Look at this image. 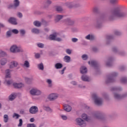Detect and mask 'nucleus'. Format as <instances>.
Returning <instances> with one entry per match:
<instances>
[{
    "instance_id": "37998d69",
    "label": "nucleus",
    "mask_w": 127,
    "mask_h": 127,
    "mask_svg": "<svg viewBox=\"0 0 127 127\" xmlns=\"http://www.w3.org/2000/svg\"><path fill=\"white\" fill-rule=\"evenodd\" d=\"M19 123L18 125V127H22V124H23V121H22V119H19Z\"/></svg>"
},
{
    "instance_id": "7ed1b4c3",
    "label": "nucleus",
    "mask_w": 127,
    "mask_h": 127,
    "mask_svg": "<svg viewBox=\"0 0 127 127\" xmlns=\"http://www.w3.org/2000/svg\"><path fill=\"white\" fill-rule=\"evenodd\" d=\"M76 126H79L80 127H86V121L82 118H78L75 120Z\"/></svg>"
},
{
    "instance_id": "bb28decb",
    "label": "nucleus",
    "mask_w": 127,
    "mask_h": 127,
    "mask_svg": "<svg viewBox=\"0 0 127 127\" xmlns=\"http://www.w3.org/2000/svg\"><path fill=\"white\" fill-rule=\"evenodd\" d=\"M38 68L39 69V70H44V65H43V63H41V64H38Z\"/></svg>"
},
{
    "instance_id": "2f4dec72",
    "label": "nucleus",
    "mask_w": 127,
    "mask_h": 127,
    "mask_svg": "<svg viewBox=\"0 0 127 127\" xmlns=\"http://www.w3.org/2000/svg\"><path fill=\"white\" fill-rule=\"evenodd\" d=\"M19 32L20 35H21L22 36H25V33H26V32H25V30L24 29L19 30Z\"/></svg>"
},
{
    "instance_id": "f03ea898",
    "label": "nucleus",
    "mask_w": 127,
    "mask_h": 127,
    "mask_svg": "<svg viewBox=\"0 0 127 127\" xmlns=\"http://www.w3.org/2000/svg\"><path fill=\"white\" fill-rule=\"evenodd\" d=\"M10 51L12 53H19V52H24L22 47H18L16 45H13L11 46Z\"/></svg>"
},
{
    "instance_id": "4468645a",
    "label": "nucleus",
    "mask_w": 127,
    "mask_h": 127,
    "mask_svg": "<svg viewBox=\"0 0 127 127\" xmlns=\"http://www.w3.org/2000/svg\"><path fill=\"white\" fill-rule=\"evenodd\" d=\"M88 64L91 66V67H96V61L91 60L88 62Z\"/></svg>"
},
{
    "instance_id": "473e14b6",
    "label": "nucleus",
    "mask_w": 127,
    "mask_h": 127,
    "mask_svg": "<svg viewBox=\"0 0 127 127\" xmlns=\"http://www.w3.org/2000/svg\"><path fill=\"white\" fill-rule=\"evenodd\" d=\"M25 80L26 83H27V84H31V82H32V79L26 77L25 78Z\"/></svg>"
},
{
    "instance_id": "ddd939ff",
    "label": "nucleus",
    "mask_w": 127,
    "mask_h": 127,
    "mask_svg": "<svg viewBox=\"0 0 127 127\" xmlns=\"http://www.w3.org/2000/svg\"><path fill=\"white\" fill-rule=\"evenodd\" d=\"M81 79L84 82H90V78L87 75H82L81 76Z\"/></svg>"
},
{
    "instance_id": "58836bf2",
    "label": "nucleus",
    "mask_w": 127,
    "mask_h": 127,
    "mask_svg": "<svg viewBox=\"0 0 127 127\" xmlns=\"http://www.w3.org/2000/svg\"><path fill=\"white\" fill-rule=\"evenodd\" d=\"M37 46L39 48H44V44L43 43H39L37 44Z\"/></svg>"
},
{
    "instance_id": "c03bdc74",
    "label": "nucleus",
    "mask_w": 127,
    "mask_h": 127,
    "mask_svg": "<svg viewBox=\"0 0 127 127\" xmlns=\"http://www.w3.org/2000/svg\"><path fill=\"white\" fill-rule=\"evenodd\" d=\"M57 11H63V8L61 6H58L56 8Z\"/></svg>"
},
{
    "instance_id": "0e129e2a",
    "label": "nucleus",
    "mask_w": 127,
    "mask_h": 127,
    "mask_svg": "<svg viewBox=\"0 0 127 127\" xmlns=\"http://www.w3.org/2000/svg\"><path fill=\"white\" fill-rule=\"evenodd\" d=\"M115 34L116 35H121V33H120V32L116 31L115 32Z\"/></svg>"
},
{
    "instance_id": "4d7b16f0",
    "label": "nucleus",
    "mask_w": 127,
    "mask_h": 127,
    "mask_svg": "<svg viewBox=\"0 0 127 127\" xmlns=\"http://www.w3.org/2000/svg\"><path fill=\"white\" fill-rule=\"evenodd\" d=\"M46 3V4H49H49H51V3H52V2L50 0H47Z\"/></svg>"
},
{
    "instance_id": "5701e85b",
    "label": "nucleus",
    "mask_w": 127,
    "mask_h": 127,
    "mask_svg": "<svg viewBox=\"0 0 127 127\" xmlns=\"http://www.w3.org/2000/svg\"><path fill=\"white\" fill-rule=\"evenodd\" d=\"M44 110H45V111L46 112H48L49 113H52L53 112V110H52V109L48 106H44Z\"/></svg>"
},
{
    "instance_id": "09e8293b",
    "label": "nucleus",
    "mask_w": 127,
    "mask_h": 127,
    "mask_svg": "<svg viewBox=\"0 0 127 127\" xmlns=\"http://www.w3.org/2000/svg\"><path fill=\"white\" fill-rule=\"evenodd\" d=\"M72 42H73L74 43L77 42L78 41V39L76 38H72L71 39Z\"/></svg>"
},
{
    "instance_id": "c756f323",
    "label": "nucleus",
    "mask_w": 127,
    "mask_h": 127,
    "mask_svg": "<svg viewBox=\"0 0 127 127\" xmlns=\"http://www.w3.org/2000/svg\"><path fill=\"white\" fill-rule=\"evenodd\" d=\"M3 121H4V123H7V122H8V115L6 114L4 115Z\"/></svg>"
},
{
    "instance_id": "79ce46f5",
    "label": "nucleus",
    "mask_w": 127,
    "mask_h": 127,
    "mask_svg": "<svg viewBox=\"0 0 127 127\" xmlns=\"http://www.w3.org/2000/svg\"><path fill=\"white\" fill-rule=\"evenodd\" d=\"M27 127H36V125L34 124H28Z\"/></svg>"
},
{
    "instance_id": "a19ab883",
    "label": "nucleus",
    "mask_w": 127,
    "mask_h": 127,
    "mask_svg": "<svg viewBox=\"0 0 127 127\" xmlns=\"http://www.w3.org/2000/svg\"><path fill=\"white\" fill-rule=\"evenodd\" d=\"M114 97L116 99H122V96L117 93L114 94Z\"/></svg>"
},
{
    "instance_id": "f704fd0d",
    "label": "nucleus",
    "mask_w": 127,
    "mask_h": 127,
    "mask_svg": "<svg viewBox=\"0 0 127 127\" xmlns=\"http://www.w3.org/2000/svg\"><path fill=\"white\" fill-rule=\"evenodd\" d=\"M20 117V115L17 114V113H14L12 116L13 118H15L16 120L19 119Z\"/></svg>"
},
{
    "instance_id": "6ab92c4d",
    "label": "nucleus",
    "mask_w": 127,
    "mask_h": 127,
    "mask_svg": "<svg viewBox=\"0 0 127 127\" xmlns=\"http://www.w3.org/2000/svg\"><path fill=\"white\" fill-rule=\"evenodd\" d=\"M63 67V64L60 63H58L55 65L56 69H61Z\"/></svg>"
},
{
    "instance_id": "338daca9",
    "label": "nucleus",
    "mask_w": 127,
    "mask_h": 127,
    "mask_svg": "<svg viewBox=\"0 0 127 127\" xmlns=\"http://www.w3.org/2000/svg\"><path fill=\"white\" fill-rule=\"evenodd\" d=\"M92 51L94 52H96V47H92Z\"/></svg>"
},
{
    "instance_id": "49530a36",
    "label": "nucleus",
    "mask_w": 127,
    "mask_h": 127,
    "mask_svg": "<svg viewBox=\"0 0 127 127\" xmlns=\"http://www.w3.org/2000/svg\"><path fill=\"white\" fill-rule=\"evenodd\" d=\"M65 52H66V53H67V54H68L69 55H71V53H72V52L69 49H66L65 50Z\"/></svg>"
},
{
    "instance_id": "393cba45",
    "label": "nucleus",
    "mask_w": 127,
    "mask_h": 127,
    "mask_svg": "<svg viewBox=\"0 0 127 127\" xmlns=\"http://www.w3.org/2000/svg\"><path fill=\"white\" fill-rule=\"evenodd\" d=\"M5 78H10V70H9V69L5 70Z\"/></svg>"
},
{
    "instance_id": "774afa93",
    "label": "nucleus",
    "mask_w": 127,
    "mask_h": 127,
    "mask_svg": "<svg viewBox=\"0 0 127 127\" xmlns=\"http://www.w3.org/2000/svg\"><path fill=\"white\" fill-rule=\"evenodd\" d=\"M106 65L107 66H111V65H112V63L111 62L107 63Z\"/></svg>"
},
{
    "instance_id": "69168bd1",
    "label": "nucleus",
    "mask_w": 127,
    "mask_h": 127,
    "mask_svg": "<svg viewBox=\"0 0 127 127\" xmlns=\"http://www.w3.org/2000/svg\"><path fill=\"white\" fill-rule=\"evenodd\" d=\"M0 27L3 28L4 27V25L3 24L0 23Z\"/></svg>"
},
{
    "instance_id": "e433bc0d",
    "label": "nucleus",
    "mask_w": 127,
    "mask_h": 127,
    "mask_svg": "<svg viewBox=\"0 0 127 127\" xmlns=\"http://www.w3.org/2000/svg\"><path fill=\"white\" fill-rule=\"evenodd\" d=\"M11 64L14 67H17V65H18V63L16 61H12Z\"/></svg>"
},
{
    "instance_id": "a18cd8bd",
    "label": "nucleus",
    "mask_w": 127,
    "mask_h": 127,
    "mask_svg": "<svg viewBox=\"0 0 127 127\" xmlns=\"http://www.w3.org/2000/svg\"><path fill=\"white\" fill-rule=\"evenodd\" d=\"M7 8L8 9H10V8H14V5L12 4H9L8 6H7Z\"/></svg>"
},
{
    "instance_id": "a878e982",
    "label": "nucleus",
    "mask_w": 127,
    "mask_h": 127,
    "mask_svg": "<svg viewBox=\"0 0 127 127\" xmlns=\"http://www.w3.org/2000/svg\"><path fill=\"white\" fill-rule=\"evenodd\" d=\"M56 36L55 34H51L49 36V39L50 40H56Z\"/></svg>"
},
{
    "instance_id": "4be33fe9",
    "label": "nucleus",
    "mask_w": 127,
    "mask_h": 127,
    "mask_svg": "<svg viewBox=\"0 0 127 127\" xmlns=\"http://www.w3.org/2000/svg\"><path fill=\"white\" fill-rule=\"evenodd\" d=\"M116 75H117V74L116 72L113 73L112 74L111 77H109V78H108L109 82H114V81L113 80L114 79V77L116 76Z\"/></svg>"
},
{
    "instance_id": "bf43d9fd",
    "label": "nucleus",
    "mask_w": 127,
    "mask_h": 127,
    "mask_svg": "<svg viewBox=\"0 0 127 127\" xmlns=\"http://www.w3.org/2000/svg\"><path fill=\"white\" fill-rule=\"evenodd\" d=\"M78 87L81 88V89H85V88H86V86L85 85H78Z\"/></svg>"
},
{
    "instance_id": "423d86ee",
    "label": "nucleus",
    "mask_w": 127,
    "mask_h": 127,
    "mask_svg": "<svg viewBox=\"0 0 127 127\" xmlns=\"http://www.w3.org/2000/svg\"><path fill=\"white\" fill-rule=\"evenodd\" d=\"M8 22L9 23L12 24L13 25H17V22L16 21V19L15 17H10L8 20Z\"/></svg>"
},
{
    "instance_id": "39448f33",
    "label": "nucleus",
    "mask_w": 127,
    "mask_h": 127,
    "mask_svg": "<svg viewBox=\"0 0 127 127\" xmlns=\"http://www.w3.org/2000/svg\"><path fill=\"white\" fill-rule=\"evenodd\" d=\"M29 112L32 114H37L38 113V107L37 106H32L29 109Z\"/></svg>"
},
{
    "instance_id": "c9c22d12",
    "label": "nucleus",
    "mask_w": 127,
    "mask_h": 127,
    "mask_svg": "<svg viewBox=\"0 0 127 127\" xmlns=\"http://www.w3.org/2000/svg\"><path fill=\"white\" fill-rule=\"evenodd\" d=\"M12 33V32H11V30H9L8 31L6 32V37L8 38V37H10V36H11V33Z\"/></svg>"
},
{
    "instance_id": "5fc2aeb1",
    "label": "nucleus",
    "mask_w": 127,
    "mask_h": 127,
    "mask_svg": "<svg viewBox=\"0 0 127 127\" xmlns=\"http://www.w3.org/2000/svg\"><path fill=\"white\" fill-rule=\"evenodd\" d=\"M70 83L73 85V86L77 85V82L75 81H72Z\"/></svg>"
},
{
    "instance_id": "e2e57ef3",
    "label": "nucleus",
    "mask_w": 127,
    "mask_h": 127,
    "mask_svg": "<svg viewBox=\"0 0 127 127\" xmlns=\"http://www.w3.org/2000/svg\"><path fill=\"white\" fill-rule=\"evenodd\" d=\"M30 122L31 123H34V122H35V119H34L33 118H32L30 119Z\"/></svg>"
},
{
    "instance_id": "6e6552de",
    "label": "nucleus",
    "mask_w": 127,
    "mask_h": 127,
    "mask_svg": "<svg viewBox=\"0 0 127 127\" xmlns=\"http://www.w3.org/2000/svg\"><path fill=\"white\" fill-rule=\"evenodd\" d=\"M85 39L87 40H90V41H93V40H95V35L88 34L85 37Z\"/></svg>"
},
{
    "instance_id": "20e7f679",
    "label": "nucleus",
    "mask_w": 127,
    "mask_h": 127,
    "mask_svg": "<svg viewBox=\"0 0 127 127\" xmlns=\"http://www.w3.org/2000/svg\"><path fill=\"white\" fill-rule=\"evenodd\" d=\"M30 93L32 96H39V95H41V91L38 90L37 88H32L30 91Z\"/></svg>"
},
{
    "instance_id": "de8ad7c7",
    "label": "nucleus",
    "mask_w": 127,
    "mask_h": 127,
    "mask_svg": "<svg viewBox=\"0 0 127 127\" xmlns=\"http://www.w3.org/2000/svg\"><path fill=\"white\" fill-rule=\"evenodd\" d=\"M17 15L19 17V18H21V17L23 16V15H22V13L20 12H18L17 14Z\"/></svg>"
},
{
    "instance_id": "aec40b11",
    "label": "nucleus",
    "mask_w": 127,
    "mask_h": 127,
    "mask_svg": "<svg viewBox=\"0 0 127 127\" xmlns=\"http://www.w3.org/2000/svg\"><path fill=\"white\" fill-rule=\"evenodd\" d=\"M21 66H23L24 67H26V68H29L30 65L29 64L28 61H25L24 64H21Z\"/></svg>"
},
{
    "instance_id": "3c124183",
    "label": "nucleus",
    "mask_w": 127,
    "mask_h": 127,
    "mask_svg": "<svg viewBox=\"0 0 127 127\" xmlns=\"http://www.w3.org/2000/svg\"><path fill=\"white\" fill-rule=\"evenodd\" d=\"M35 58L38 59V58H40V54L39 53H36L35 55Z\"/></svg>"
},
{
    "instance_id": "cd10ccee",
    "label": "nucleus",
    "mask_w": 127,
    "mask_h": 127,
    "mask_svg": "<svg viewBox=\"0 0 127 127\" xmlns=\"http://www.w3.org/2000/svg\"><path fill=\"white\" fill-rule=\"evenodd\" d=\"M91 98L94 104H96V93L94 92L91 93Z\"/></svg>"
},
{
    "instance_id": "052dcab7",
    "label": "nucleus",
    "mask_w": 127,
    "mask_h": 127,
    "mask_svg": "<svg viewBox=\"0 0 127 127\" xmlns=\"http://www.w3.org/2000/svg\"><path fill=\"white\" fill-rule=\"evenodd\" d=\"M0 55H1V56H5V52H3V51H1L0 53Z\"/></svg>"
},
{
    "instance_id": "412c9836",
    "label": "nucleus",
    "mask_w": 127,
    "mask_h": 127,
    "mask_svg": "<svg viewBox=\"0 0 127 127\" xmlns=\"http://www.w3.org/2000/svg\"><path fill=\"white\" fill-rule=\"evenodd\" d=\"M13 3V5H14V9L16 8V7H18V6H19L20 2L19 0H14Z\"/></svg>"
},
{
    "instance_id": "0eeeda50",
    "label": "nucleus",
    "mask_w": 127,
    "mask_h": 127,
    "mask_svg": "<svg viewBox=\"0 0 127 127\" xmlns=\"http://www.w3.org/2000/svg\"><path fill=\"white\" fill-rule=\"evenodd\" d=\"M49 99L50 101H54L58 98V95L56 94H52L49 96Z\"/></svg>"
},
{
    "instance_id": "f8f14e48",
    "label": "nucleus",
    "mask_w": 127,
    "mask_h": 127,
    "mask_svg": "<svg viewBox=\"0 0 127 127\" xmlns=\"http://www.w3.org/2000/svg\"><path fill=\"white\" fill-rule=\"evenodd\" d=\"M64 111L65 112H71L72 110V107L68 105H64Z\"/></svg>"
},
{
    "instance_id": "1a4fd4ad",
    "label": "nucleus",
    "mask_w": 127,
    "mask_h": 127,
    "mask_svg": "<svg viewBox=\"0 0 127 127\" xmlns=\"http://www.w3.org/2000/svg\"><path fill=\"white\" fill-rule=\"evenodd\" d=\"M13 86L14 88H15V89H20L21 88H22L23 87V84L21 83H13Z\"/></svg>"
},
{
    "instance_id": "4c0bfd02",
    "label": "nucleus",
    "mask_w": 127,
    "mask_h": 127,
    "mask_svg": "<svg viewBox=\"0 0 127 127\" xmlns=\"http://www.w3.org/2000/svg\"><path fill=\"white\" fill-rule=\"evenodd\" d=\"M11 31L12 32V33H14V34H18V32H19L16 29H13L11 30Z\"/></svg>"
},
{
    "instance_id": "603ef678",
    "label": "nucleus",
    "mask_w": 127,
    "mask_h": 127,
    "mask_svg": "<svg viewBox=\"0 0 127 127\" xmlns=\"http://www.w3.org/2000/svg\"><path fill=\"white\" fill-rule=\"evenodd\" d=\"M56 41H58V42H60L62 41V39L61 38H56Z\"/></svg>"
},
{
    "instance_id": "6e6d98bb",
    "label": "nucleus",
    "mask_w": 127,
    "mask_h": 127,
    "mask_svg": "<svg viewBox=\"0 0 127 127\" xmlns=\"http://www.w3.org/2000/svg\"><path fill=\"white\" fill-rule=\"evenodd\" d=\"M47 82L49 84V85H51L52 81L51 80V79H47Z\"/></svg>"
},
{
    "instance_id": "9b49d317",
    "label": "nucleus",
    "mask_w": 127,
    "mask_h": 127,
    "mask_svg": "<svg viewBox=\"0 0 127 127\" xmlns=\"http://www.w3.org/2000/svg\"><path fill=\"white\" fill-rule=\"evenodd\" d=\"M80 73L81 74H86L87 72H88V70L87 69V67L85 66H82L80 67Z\"/></svg>"
},
{
    "instance_id": "8fccbe9b",
    "label": "nucleus",
    "mask_w": 127,
    "mask_h": 127,
    "mask_svg": "<svg viewBox=\"0 0 127 127\" xmlns=\"http://www.w3.org/2000/svg\"><path fill=\"white\" fill-rule=\"evenodd\" d=\"M61 118L63 120H64V121H66L67 119V116H66L65 115H62Z\"/></svg>"
},
{
    "instance_id": "13d9d810",
    "label": "nucleus",
    "mask_w": 127,
    "mask_h": 127,
    "mask_svg": "<svg viewBox=\"0 0 127 127\" xmlns=\"http://www.w3.org/2000/svg\"><path fill=\"white\" fill-rule=\"evenodd\" d=\"M67 21L68 22V24L69 25H71V24H72V22H73V21H72L70 19H67Z\"/></svg>"
},
{
    "instance_id": "864d4df0",
    "label": "nucleus",
    "mask_w": 127,
    "mask_h": 127,
    "mask_svg": "<svg viewBox=\"0 0 127 127\" xmlns=\"http://www.w3.org/2000/svg\"><path fill=\"white\" fill-rule=\"evenodd\" d=\"M122 83H127V78H123L121 79Z\"/></svg>"
},
{
    "instance_id": "2eb2a0df",
    "label": "nucleus",
    "mask_w": 127,
    "mask_h": 127,
    "mask_svg": "<svg viewBox=\"0 0 127 127\" xmlns=\"http://www.w3.org/2000/svg\"><path fill=\"white\" fill-rule=\"evenodd\" d=\"M7 62V61L5 58H3L0 60V64L1 65V66H4V65L6 64Z\"/></svg>"
},
{
    "instance_id": "9d476101",
    "label": "nucleus",
    "mask_w": 127,
    "mask_h": 127,
    "mask_svg": "<svg viewBox=\"0 0 127 127\" xmlns=\"http://www.w3.org/2000/svg\"><path fill=\"white\" fill-rule=\"evenodd\" d=\"M96 104L98 106H101L103 104V100L101 98H99L98 96H96Z\"/></svg>"
},
{
    "instance_id": "7c9ffc66",
    "label": "nucleus",
    "mask_w": 127,
    "mask_h": 127,
    "mask_svg": "<svg viewBox=\"0 0 127 127\" xmlns=\"http://www.w3.org/2000/svg\"><path fill=\"white\" fill-rule=\"evenodd\" d=\"M81 58L82 60H83L84 61H86L88 60L89 57L86 54H84L81 56Z\"/></svg>"
},
{
    "instance_id": "b1692460",
    "label": "nucleus",
    "mask_w": 127,
    "mask_h": 127,
    "mask_svg": "<svg viewBox=\"0 0 127 127\" xmlns=\"http://www.w3.org/2000/svg\"><path fill=\"white\" fill-rule=\"evenodd\" d=\"M33 24L34 25H35V26H36L37 27H40V26H41V22L38 21H35L33 22Z\"/></svg>"
},
{
    "instance_id": "c85d7f7f",
    "label": "nucleus",
    "mask_w": 127,
    "mask_h": 127,
    "mask_svg": "<svg viewBox=\"0 0 127 127\" xmlns=\"http://www.w3.org/2000/svg\"><path fill=\"white\" fill-rule=\"evenodd\" d=\"M31 31L33 33H35L36 34H38V33H39V30L37 28H33L31 30Z\"/></svg>"
},
{
    "instance_id": "680f3d73",
    "label": "nucleus",
    "mask_w": 127,
    "mask_h": 127,
    "mask_svg": "<svg viewBox=\"0 0 127 127\" xmlns=\"http://www.w3.org/2000/svg\"><path fill=\"white\" fill-rule=\"evenodd\" d=\"M118 1V0H110V2L111 3H116Z\"/></svg>"
},
{
    "instance_id": "ea45409f",
    "label": "nucleus",
    "mask_w": 127,
    "mask_h": 127,
    "mask_svg": "<svg viewBox=\"0 0 127 127\" xmlns=\"http://www.w3.org/2000/svg\"><path fill=\"white\" fill-rule=\"evenodd\" d=\"M7 85H8V86H9V85H11V84H12V83L13 82V81H12V80H5Z\"/></svg>"
},
{
    "instance_id": "dca6fc26",
    "label": "nucleus",
    "mask_w": 127,
    "mask_h": 127,
    "mask_svg": "<svg viewBox=\"0 0 127 127\" xmlns=\"http://www.w3.org/2000/svg\"><path fill=\"white\" fill-rule=\"evenodd\" d=\"M63 18V16L61 15H57L55 18V22H58L61 20V19Z\"/></svg>"
},
{
    "instance_id": "72a5a7b5",
    "label": "nucleus",
    "mask_w": 127,
    "mask_h": 127,
    "mask_svg": "<svg viewBox=\"0 0 127 127\" xmlns=\"http://www.w3.org/2000/svg\"><path fill=\"white\" fill-rule=\"evenodd\" d=\"M15 98V95L14 94H11L9 96V101H13V100Z\"/></svg>"
},
{
    "instance_id": "a211bd4d",
    "label": "nucleus",
    "mask_w": 127,
    "mask_h": 127,
    "mask_svg": "<svg viewBox=\"0 0 127 127\" xmlns=\"http://www.w3.org/2000/svg\"><path fill=\"white\" fill-rule=\"evenodd\" d=\"M82 118L83 120H84V121H86L87 122H88V121H90L92 119V118H88V116H87L86 114H82Z\"/></svg>"
},
{
    "instance_id": "f257e3e1",
    "label": "nucleus",
    "mask_w": 127,
    "mask_h": 127,
    "mask_svg": "<svg viewBox=\"0 0 127 127\" xmlns=\"http://www.w3.org/2000/svg\"><path fill=\"white\" fill-rule=\"evenodd\" d=\"M127 15V13L122 12L119 9H115L112 11V15L111 17L112 18H120L121 17H125Z\"/></svg>"
},
{
    "instance_id": "f3484780",
    "label": "nucleus",
    "mask_w": 127,
    "mask_h": 127,
    "mask_svg": "<svg viewBox=\"0 0 127 127\" xmlns=\"http://www.w3.org/2000/svg\"><path fill=\"white\" fill-rule=\"evenodd\" d=\"M64 60L66 63H69L70 61H71V58L69 56H65L64 58Z\"/></svg>"
}]
</instances>
